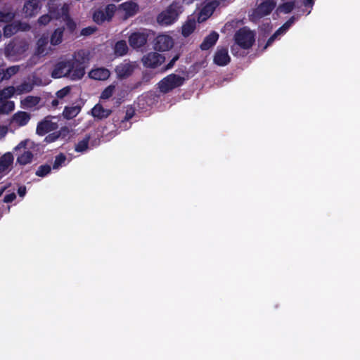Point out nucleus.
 Segmentation results:
<instances>
[{
    "label": "nucleus",
    "mask_w": 360,
    "mask_h": 360,
    "mask_svg": "<svg viewBox=\"0 0 360 360\" xmlns=\"http://www.w3.org/2000/svg\"><path fill=\"white\" fill-rule=\"evenodd\" d=\"M87 58L84 50L77 51L70 60L56 63L51 71V75L54 79L63 77L72 80L81 79L85 75V63Z\"/></svg>",
    "instance_id": "1"
},
{
    "label": "nucleus",
    "mask_w": 360,
    "mask_h": 360,
    "mask_svg": "<svg viewBox=\"0 0 360 360\" xmlns=\"http://www.w3.org/2000/svg\"><path fill=\"white\" fill-rule=\"evenodd\" d=\"M183 11V3L174 1L165 11L158 14L157 21L160 25H170L178 20Z\"/></svg>",
    "instance_id": "2"
},
{
    "label": "nucleus",
    "mask_w": 360,
    "mask_h": 360,
    "mask_svg": "<svg viewBox=\"0 0 360 360\" xmlns=\"http://www.w3.org/2000/svg\"><path fill=\"white\" fill-rule=\"evenodd\" d=\"M186 81L184 77L172 73L161 79L158 88L161 93L167 94L176 88L181 86Z\"/></svg>",
    "instance_id": "3"
},
{
    "label": "nucleus",
    "mask_w": 360,
    "mask_h": 360,
    "mask_svg": "<svg viewBox=\"0 0 360 360\" xmlns=\"http://www.w3.org/2000/svg\"><path fill=\"white\" fill-rule=\"evenodd\" d=\"M234 40L240 48L249 49L255 43V34L247 27H243L236 32Z\"/></svg>",
    "instance_id": "4"
},
{
    "label": "nucleus",
    "mask_w": 360,
    "mask_h": 360,
    "mask_svg": "<svg viewBox=\"0 0 360 360\" xmlns=\"http://www.w3.org/2000/svg\"><path fill=\"white\" fill-rule=\"evenodd\" d=\"M275 7L276 3L273 0H265L254 9L250 18L252 21L258 20L269 15Z\"/></svg>",
    "instance_id": "5"
},
{
    "label": "nucleus",
    "mask_w": 360,
    "mask_h": 360,
    "mask_svg": "<svg viewBox=\"0 0 360 360\" xmlns=\"http://www.w3.org/2000/svg\"><path fill=\"white\" fill-rule=\"evenodd\" d=\"M165 58L160 53L157 52H150L142 58V63L146 68H155L160 66L164 61Z\"/></svg>",
    "instance_id": "6"
},
{
    "label": "nucleus",
    "mask_w": 360,
    "mask_h": 360,
    "mask_svg": "<svg viewBox=\"0 0 360 360\" xmlns=\"http://www.w3.org/2000/svg\"><path fill=\"white\" fill-rule=\"evenodd\" d=\"M51 118L53 117L47 116L37 124L36 131L38 135L44 136L50 131L56 130L58 128L57 122H53Z\"/></svg>",
    "instance_id": "7"
},
{
    "label": "nucleus",
    "mask_w": 360,
    "mask_h": 360,
    "mask_svg": "<svg viewBox=\"0 0 360 360\" xmlns=\"http://www.w3.org/2000/svg\"><path fill=\"white\" fill-rule=\"evenodd\" d=\"M26 145L27 141H22L15 148V150L16 152L23 150V152L18 155L17 158V163L20 164V165H25L30 163L32 161L34 157L32 151L26 150Z\"/></svg>",
    "instance_id": "8"
},
{
    "label": "nucleus",
    "mask_w": 360,
    "mask_h": 360,
    "mask_svg": "<svg viewBox=\"0 0 360 360\" xmlns=\"http://www.w3.org/2000/svg\"><path fill=\"white\" fill-rule=\"evenodd\" d=\"M173 39L166 34L158 35L154 41V49L158 51H166L173 47Z\"/></svg>",
    "instance_id": "9"
},
{
    "label": "nucleus",
    "mask_w": 360,
    "mask_h": 360,
    "mask_svg": "<svg viewBox=\"0 0 360 360\" xmlns=\"http://www.w3.org/2000/svg\"><path fill=\"white\" fill-rule=\"evenodd\" d=\"M148 35L141 32H133L129 37V45L133 49H139L143 47L147 42Z\"/></svg>",
    "instance_id": "10"
},
{
    "label": "nucleus",
    "mask_w": 360,
    "mask_h": 360,
    "mask_svg": "<svg viewBox=\"0 0 360 360\" xmlns=\"http://www.w3.org/2000/svg\"><path fill=\"white\" fill-rule=\"evenodd\" d=\"M134 70V66L129 62H124L117 65L115 72L119 79H126L131 76Z\"/></svg>",
    "instance_id": "11"
},
{
    "label": "nucleus",
    "mask_w": 360,
    "mask_h": 360,
    "mask_svg": "<svg viewBox=\"0 0 360 360\" xmlns=\"http://www.w3.org/2000/svg\"><path fill=\"white\" fill-rule=\"evenodd\" d=\"M231 60L226 48L217 49L214 56V63L219 66H225Z\"/></svg>",
    "instance_id": "12"
},
{
    "label": "nucleus",
    "mask_w": 360,
    "mask_h": 360,
    "mask_svg": "<svg viewBox=\"0 0 360 360\" xmlns=\"http://www.w3.org/2000/svg\"><path fill=\"white\" fill-rule=\"evenodd\" d=\"M39 0H28L27 1L23 6V13L25 17H33L36 15L39 10Z\"/></svg>",
    "instance_id": "13"
},
{
    "label": "nucleus",
    "mask_w": 360,
    "mask_h": 360,
    "mask_svg": "<svg viewBox=\"0 0 360 360\" xmlns=\"http://www.w3.org/2000/svg\"><path fill=\"white\" fill-rule=\"evenodd\" d=\"M118 9L124 11L125 18L132 17L138 12L139 6L137 4L133 1H126L119 5Z\"/></svg>",
    "instance_id": "14"
},
{
    "label": "nucleus",
    "mask_w": 360,
    "mask_h": 360,
    "mask_svg": "<svg viewBox=\"0 0 360 360\" xmlns=\"http://www.w3.org/2000/svg\"><path fill=\"white\" fill-rule=\"evenodd\" d=\"M30 114L25 111L15 112L11 120V123H16L19 127L25 126L30 120Z\"/></svg>",
    "instance_id": "15"
},
{
    "label": "nucleus",
    "mask_w": 360,
    "mask_h": 360,
    "mask_svg": "<svg viewBox=\"0 0 360 360\" xmlns=\"http://www.w3.org/2000/svg\"><path fill=\"white\" fill-rule=\"evenodd\" d=\"M218 39L219 34L213 31L204 39L203 41L200 45V48L202 51H207L217 43Z\"/></svg>",
    "instance_id": "16"
},
{
    "label": "nucleus",
    "mask_w": 360,
    "mask_h": 360,
    "mask_svg": "<svg viewBox=\"0 0 360 360\" xmlns=\"http://www.w3.org/2000/svg\"><path fill=\"white\" fill-rule=\"evenodd\" d=\"M111 113V110L104 108L103 105L99 103L95 105L91 109V115L98 120L107 118Z\"/></svg>",
    "instance_id": "17"
},
{
    "label": "nucleus",
    "mask_w": 360,
    "mask_h": 360,
    "mask_svg": "<svg viewBox=\"0 0 360 360\" xmlns=\"http://www.w3.org/2000/svg\"><path fill=\"white\" fill-rule=\"evenodd\" d=\"M89 75L95 80H105L110 77V72L107 68H99L92 70Z\"/></svg>",
    "instance_id": "18"
},
{
    "label": "nucleus",
    "mask_w": 360,
    "mask_h": 360,
    "mask_svg": "<svg viewBox=\"0 0 360 360\" xmlns=\"http://www.w3.org/2000/svg\"><path fill=\"white\" fill-rule=\"evenodd\" d=\"M15 17V13L11 6H6L0 9V22H11Z\"/></svg>",
    "instance_id": "19"
},
{
    "label": "nucleus",
    "mask_w": 360,
    "mask_h": 360,
    "mask_svg": "<svg viewBox=\"0 0 360 360\" xmlns=\"http://www.w3.org/2000/svg\"><path fill=\"white\" fill-rule=\"evenodd\" d=\"M13 162V156L6 153L0 158V174L6 172Z\"/></svg>",
    "instance_id": "20"
},
{
    "label": "nucleus",
    "mask_w": 360,
    "mask_h": 360,
    "mask_svg": "<svg viewBox=\"0 0 360 360\" xmlns=\"http://www.w3.org/2000/svg\"><path fill=\"white\" fill-rule=\"evenodd\" d=\"M64 30V27H58L54 30L50 38V42L52 45L56 46L62 42Z\"/></svg>",
    "instance_id": "21"
},
{
    "label": "nucleus",
    "mask_w": 360,
    "mask_h": 360,
    "mask_svg": "<svg viewBox=\"0 0 360 360\" xmlns=\"http://www.w3.org/2000/svg\"><path fill=\"white\" fill-rule=\"evenodd\" d=\"M81 107L79 105L66 106L63 112L64 117L68 120L76 117L80 112Z\"/></svg>",
    "instance_id": "22"
},
{
    "label": "nucleus",
    "mask_w": 360,
    "mask_h": 360,
    "mask_svg": "<svg viewBox=\"0 0 360 360\" xmlns=\"http://www.w3.org/2000/svg\"><path fill=\"white\" fill-rule=\"evenodd\" d=\"M128 46L124 40H120L117 41L114 47V53L117 56H123L128 52Z\"/></svg>",
    "instance_id": "23"
},
{
    "label": "nucleus",
    "mask_w": 360,
    "mask_h": 360,
    "mask_svg": "<svg viewBox=\"0 0 360 360\" xmlns=\"http://www.w3.org/2000/svg\"><path fill=\"white\" fill-rule=\"evenodd\" d=\"M90 140V135H86V136L81 141H79L75 147V150L79 153H83L86 151L89 148V142Z\"/></svg>",
    "instance_id": "24"
},
{
    "label": "nucleus",
    "mask_w": 360,
    "mask_h": 360,
    "mask_svg": "<svg viewBox=\"0 0 360 360\" xmlns=\"http://www.w3.org/2000/svg\"><path fill=\"white\" fill-rule=\"evenodd\" d=\"M195 29V22L194 21H188L182 26L181 34L184 37H187L191 34Z\"/></svg>",
    "instance_id": "25"
},
{
    "label": "nucleus",
    "mask_w": 360,
    "mask_h": 360,
    "mask_svg": "<svg viewBox=\"0 0 360 360\" xmlns=\"http://www.w3.org/2000/svg\"><path fill=\"white\" fill-rule=\"evenodd\" d=\"M15 104L13 101H7L0 105V114L6 115L14 110Z\"/></svg>",
    "instance_id": "26"
},
{
    "label": "nucleus",
    "mask_w": 360,
    "mask_h": 360,
    "mask_svg": "<svg viewBox=\"0 0 360 360\" xmlns=\"http://www.w3.org/2000/svg\"><path fill=\"white\" fill-rule=\"evenodd\" d=\"M19 30L18 25L8 24L4 27V34L6 37H11Z\"/></svg>",
    "instance_id": "27"
},
{
    "label": "nucleus",
    "mask_w": 360,
    "mask_h": 360,
    "mask_svg": "<svg viewBox=\"0 0 360 360\" xmlns=\"http://www.w3.org/2000/svg\"><path fill=\"white\" fill-rule=\"evenodd\" d=\"M67 158L63 153H59L55 157V160L53 164V169H58L62 166L65 165Z\"/></svg>",
    "instance_id": "28"
},
{
    "label": "nucleus",
    "mask_w": 360,
    "mask_h": 360,
    "mask_svg": "<svg viewBox=\"0 0 360 360\" xmlns=\"http://www.w3.org/2000/svg\"><path fill=\"white\" fill-rule=\"evenodd\" d=\"M116 10H117V7L115 4H110L105 6L104 10H103V11H104V15L107 19V21H110L112 20V17L115 15Z\"/></svg>",
    "instance_id": "29"
},
{
    "label": "nucleus",
    "mask_w": 360,
    "mask_h": 360,
    "mask_svg": "<svg viewBox=\"0 0 360 360\" xmlns=\"http://www.w3.org/2000/svg\"><path fill=\"white\" fill-rule=\"evenodd\" d=\"M93 20L98 25H101L107 20L104 15V11L102 9H97L94 12Z\"/></svg>",
    "instance_id": "30"
},
{
    "label": "nucleus",
    "mask_w": 360,
    "mask_h": 360,
    "mask_svg": "<svg viewBox=\"0 0 360 360\" xmlns=\"http://www.w3.org/2000/svg\"><path fill=\"white\" fill-rule=\"evenodd\" d=\"M51 172V167L49 165H40L35 172V174L39 177H44Z\"/></svg>",
    "instance_id": "31"
},
{
    "label": "nucleus",
    "mask_w": 360,
    "mask_h": 360,
    "mask_svg": "<svg viewBox=\"0 0 360 360\" xmlns=\"http://www.w3.org/2000/svg\"><path fill=\"white\" fill-rule=\"evenodd\" d=\"M295 8V2L294 1H287L282 4H281L278 10L284 13H290Z\"/></svg>",
    "instance_id": "32"
},
{
    "label": "nucleus",
    "mask_w": 360,
    "mask_h": 360,
    "mask_svg": "<svg viewBox=\"0 0 360 360\" xmlns=\"http://www.w3.org/2000/svg\"><path fill=\"white\" fill-rule=\"evenodd\" d=\"M115 91V86L110 85L108 87H106L101 93V99H108L110 98Z\"/></svg>",
    "instance_id": "33"
},
{
    "label": "nucleus",
    "mask_w": 360,
    "mask_h": 360,
    "mask_svg": "<svg viewBox=\"0 0 360 360\" xmlns=\"http://www.w3.org/2000/svg\"><path fill=\"white\" fill-rule=\"evenodd\" d=\"M15 92V89L13 86H8L4 88L2 91H0L1 98H8L13 96Z\"/></svg>",
    "instance_id": "34"
},
{
    "label": "nucleus",
    "mask_w": 360,
    "mask_h": 360,
    "mask_svg": "<svg viewBox=\"0 0 360 360\" xmlns=\"http://www.w3.org/2000/svg\"><path fill=\"white\" fill-rule=\"evenodd\" d=\"M65 25L67 30L70 32V34H72L77 28V25L75 22L70 17L67 18Z\"/></svg>",
    "instance_id": "35"
},
{
    "label": "nucleus",
    "mask_w": 360,
    "mask_h": 360,
    "mask_svg": "<svg viewBox=\"0 0 360 360\" xmlns=\"http://www.w3.org/2000/svg\"><path fill=\"white\" fill-rule=\"evenodd\" d=\"M70 92V88L69 86H65L56 92V96L58 98H63Z\"/></svg>",
    "instance_id": "36"
},
{
    "label": "nucleus",
    "mask_w": 360,
    "mask_h": 360,
    "mask_svg": "<svg viewBox=\"0 0 360 360\" xmlns=\"http://www.w3.org/2000/svg\"><path fill=\"white\" fill-rule=\"evenodd\" d=\"M59 139L58 135L56 131L49 134L44 139V141L47 143H51L55 142Z\"/></svg>",
    "instance_id": "37"
},
{
    "label": "nucleus",
    "mask_w": 360,
    "mask_h": 360,
    "mask_svg": "<svg viewBox=\"0 0 360 360\" xmlns=\"http://www.w3.org/2000/svg\"><path fill=\"white\" fill-rule=\"evenodd\" d=\"M26 104L30 106H34L39 103V98L29 96L25 99Z\"/></svg>",
    "instance_id": "38"
},
{
    "label": "nucleus",
    "mask_w": 360,
    "mask_h": 360,
    "mask_svg": "<svg viewBox=\"0 0 360 360\" xmlns=\"http://www.w3.org/2000/svg\"><path fill=\"white\" fill-rule=\"evenodd\" d=\"M56 132L59 139L61 138L64 139L69 135L70 131L68 127H63L60 129L59 131H57Z\"/></svg>",
    "instance_id": "39"
},
{
    "label": "nucleus",
    "mask_w": 360,
    "mask_h": 360,
    "mask_svg": "<svg viewBox=\"0 0 360 360\" xmlns=\"http://www.w3.org/2000/svg\"><path fill=\"white\" fill-rule=\"evenodd\" d=\"M96 27L89 26L83 28L81 30V35L83 36H89L92 34H94L96 31Z\"/></svg>",
    "instance_id": "40"
},
{
    "label": "nucleus",
    "mask_w": 360,
    "mask_h": 360,
    "mask_svg": "<svg viewBox=\"0 0 360 360\" xmlns=\"http://www.w3.org/2000/svg\"><path fill=\"white\" fill-rule=\"evenodd\" d=\"M5 54L8 56H14L15 54V44L13 43H9L5 47Z\"/></svg>",
    "instance_id": "41"
},
{
    "label": "nucleus",
    "mask_w": 360,
    "mask_h": 360,
    "mask_svg": "<svg viewBox=\"0 0 360 360\" xmlns=\"http://www.w3.org/2000/svg\"><path fill=\"white\" fill-rule=\"evenodd\" d=\"M51 20V17L48 14H45L39 17L38 22L39 25H46L50 22Z\"/></svg>",
    "instance_id": "42"
},
{
    "label": "nucleus",
    "mask_w": 360,
    "mask_h": 360,
    "mask_svg": "<svg viewBox=\"0 0 360 360\" xmlns=\"http://www.w3.org/2000/svg\"><path fill=\"white\" fill-rule=\"evenodd\" d=\"M16 198L15 193L6 194L4 198V202L6 203L12 202Z\"/></svg>",
    "instance_id": "43"
},
{
    "label": "nucleus",
    "mask_w": 360,
    "mask_h": 360,
    "mask_svg": "<svg viewBox=\"0 0 360 360\" xmlns=\"http://www.w3.org/2000/svg\"><path fill=\"white\" fill-rule=\"evenodd\" d=\"M295 16H292L283 25V28L286 29L287 30L292 26V25L295 22Z\"/></svg>",
    "instance_id": "44"
},
{
    "label": "nucleus",
    "mask_w": 360,
    "mask_h": 360,
    "mask_svg": "<svg viewBox=\"0 0 360 360\" xmlns=\"http://www.w3.org/2000/svg\"><path fill=\"white\" fill-rule=\"evenodd\" d=\"M179 59V56L176 55L165 66V70L171 69L175 64L176 61Z\"/></svg>",
    "instance_id": "45"
},
{
    "label": "nucleus",
    "mask_w": 360,
    "mask_h": 360,
    "mask_svg": "<svg viewBox=\"0 0 360 360\" xmlns=\"http://www.w3.org/2000/svg\"><path fill=\"white\" fill-rule=\"evenodd\" d=\"M278 37V36L274 33L273 35H271L267 40L264 49H266L268 46H271L273 42L276 40V39Z\"/></svg>",
    "instance_id": "46"
},
{
    "label": "nucleus",
    "mask_w": 360,
    "mask_h": 360,
    "mask_svg": "<svg viewBox=\"0 0 360 360\" xmlns=\"http://www.w3.org/2000/svg\"><path fill=\"white\" fill-rule=\"evenodd\" d=\"M19 70L18 66H11L7 69V73L11 76L16 74Z\"/></svg>",
    "instance_id": "47"
},
{
    "label": "nucleus",
    "mask_w": 360,
    "mask_h": 360,
    "mask_svg": "<svg viewBox=\"0 0 360 360\" xmlns=\"http://www.w3.org/2000/svg\"><path fill=\"white\" fill-rule=\"evenodd\" d=\"M27 189L25 186H20L18 188V194L20 197H24L26 194Z\"/></svg>",
    "instance_id": "48"
},
{
    "label": "nucleus",
    "mask_w": 360,
    "mask_h": 360,
    "mask_svg": "<svg viewBox=\"0 0 360 360\" xmlns=\"http://www.w3.org/2000/svg\"><path fill=\"white\" fill-rule=\"evenodd\" d=\"M8 132V128L5 126H0V139L4 137Z\"/></svg>",
    "instance_id": "49"
},
{
    "label": "nucleus",
    "mask_w": 360,
    "mask_h": 360,
    "mask_svg": "<svg viewBox=\"0 0 360 360\" xmlns=\"http://www.w3.org/2000/svg\"><path fill=\"white\" fill-rule=\"evenodd\" d=\"M314 4V0H303V5L306 7H313Z\"/></svg>",
    "instance_id": "50"
},
{
    "label": "nucleus",
    "mask_w": 360,
    "mask_h": 360,
    "mask_svg": "<svg viewBox=\"0 0 360 360\" xmlns=\"http://www.w3.org/2000/svg\"><path fill=\"white\" fill-rule=\"evenodd\" d=\"M287 31L286 29L285 28H283V25L279 27L274 33L277 35V36H279L281 34H284L285 32Z\"/></svg>",
    "instance_id": "51"
},
{
    "label": "nucleus",
    "mask_w": 360,
    "mask_h": 360,
    "mask_svg": "<svg viewBox=\"0 0 360 360\" xmlns=\"http://www.w3.org/2000/svg\"><path fill=\"white\" fill-rule=\"evenodd\" d=\"M287 31L286 29L285 28H283V25L279 27L274 33L277 35V36H279L281 34H284L285 32Z\"/></svg>",
    "instance_id": "52"
},
{
    "label": "nucleus",
    "mask_w": 360,
    "mask_h": 360,
    "mask_svg": "<svg viewBox=\"0 0 360 360\" xmlns=\"http://www.w3.org/2000/svg\"><path fill=\"white\" fill-rule=\"evenodd\" d=\"M287 31L286 29L285 28H283V25L279 27L274 33L277 35V36H279L281 34H284L285 32Z\"/></svg>",
    "instance_id": "53"
},
{
    "label": "nucleus",
    "mask_w": 360,
    "mask_h": 360,
    "mask_svg": "<svg viewBox=\"0 0 360 360\" xmlns=\"http://www.w3.org/2000/svg\"><path fill=\"white\" fill-rule=\"evenodd\" d=\"M51 104L53 108H56L59 104V101H58V98H53L51 101Z\"/></svg>",
    "instance_id": "54"
},
{
    "label": "nucleus",
    "mask_w": 360,
    "mask_h": 360,
    "mask_svg": "<svg viewBox=\"0 0 360 360\" xmlns=\"http://www.w3.org/2000/svg\"><path fill=\"white\" fill-rule=\"evenodd\" d=\"M22 87H23V89H25L26 91H31L32 89V87L30 84H22Z\"/></svg>",
    "instance_id": "55"
},
{
    "label": "nucleus",
    "mask_w": 360,
    "mask_h": 360,
    "mask_svg": "<svg viewBox=\"0 0 360 360\" xmlns=\"http://www.w3.org/2000/svg\"><path fill=\"white\" fill-rule=\"evenodd\" d=\"M132 117V115H129L128 113H127L125 117H124V120L127 121V120H129V119H131Z\"/></svg>",
    "instance_id": "56"
},
{
    "label": "nucleus",
    "mask_w": 360,
    "mask_h": 360,
    "mask_svg": "<svg viewBox=\"0 0 360 360\" xmlns=\"http://www.w3.org/2000/svg\"><path fill=\"white\" fill-rule=\"evenodd\" d=\"M38 53H43V50H41V47L40 46L38 47Z\"/></svg>",
    "instance_id": "57"
},
{
    "label": "nucleus",
    "mask_w": 360,
    "mask_h": 360,
    "mask_svg": "<svg viewBox=\"0 0 360 360\" xmlns=\"http://www.w3.org/2000/svg\"><path fill=\"white\" fill-rule=\"evenodd\" d=\"M113 1H115V2H119L121 0H112Z\"/></svg>",
    "instance_id": "58"
}]
</instances>
